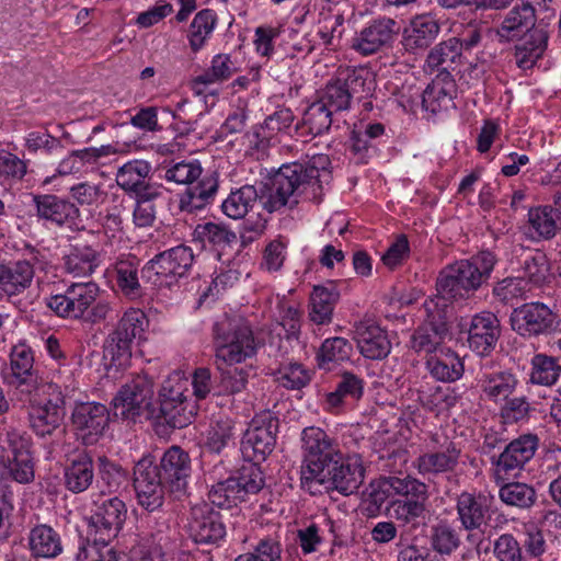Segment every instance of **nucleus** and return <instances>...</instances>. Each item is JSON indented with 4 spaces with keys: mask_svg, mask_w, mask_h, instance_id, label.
I'll list each match as a JSON object with an SVG mask.
<instances>
[{
    "mask_svg": "<svg viewBox=\"0 0 561 561\" xmlns=\"http://www.w3.org/2000/svg\"><path fill=\"white\" fill-rule=\"evenodd\" d=\"M494 264L495 257L489 251L448 264L437 277V295L425 300L424 309L433 319H439L447 313L448 300L469 297L488 280Z\"/></svg>",
    "mask_w": 561,
    "mask_h": 561,
    "instance_id": "1",
    "label": "nucleus"
},
{
    "mask_svg": "<svg viewBox=\"0 0 561 561\" xmlns=\"http://www.w3.org/2000/svg\"><path fill=\"white\" fill-rule=\"evenodd\" d=\"M331 161L328 154L314 153L308 157L306 164L293 163L283 165L271 179V188L264 205L270 213L284 206L298 204L309 184H316L319 178L329 174Z\"/></svg>",
    "mask_w": 561,
    "mask_h": 561,
    "instance_id": "2",
    "label": "nucleus"
},
{
    "mask_svg": "<svg viewBox=\"0 0 561 561\" xmlns=\"http://www.w3.org/2000/svg\"><path fill=\"white\" fill-rule=\"evenodd\" d=\"M100 287L94 282L69 285L64 293L46 298V307L56 316L96 324L112 318L113 306L108 300H98Z\"/></svg>",
    "mask_w": 561,
    "mask_h": 561,
    "instance_id": "3",
    "label": "nucleus"
},
{
    "mask_svg": "<svg viewBox=\"0 0 561 561\" xmlns=\"http://www.w3.org/2000/svg\"><path fill=\"white\" fill-rule=\"evenodd\" d=\"M202 173L203 168L197 160H183L165 168V181L187 186L179 199L182 211L192 214L213 201L218 187L217 181L210 175L202 176Z\"/></svg>",
    "mask_w": 561,
    "mask_h": 561,
    "instance_id": "4",
    "label": "nucleus"
},
{
    "mask_svg": "<svg viewBox=\"0 0 561 561\" xmlns=\"http://www.w3.org/2000/svg\"><path fill=\"white\" fill-rule=\"evenodd\" d=\"M257 345L251 328L242 320H226L214 327L215 364L244 365Z\"/></svg>",
    "mask_w": 561,
    "mask_h": 561,
    "instance_id": "5",
    "label": "nucleus"
},
{
    "mask_svg": "<svg viewBox=\"0 0 561 561\" xmlns=\"http://www.w3.org/2000/svg\"><path fill=\"white\" fill-rule=\"evenodd\" d=\"M148 327L149 320L141 309L130 307L122 313L104 344V358L110 360V366L128 365L133 343L145 339Z\"/></svg>",
    "mask_w": 561,
    "mask_h": 561,
    "instance_id": "6",
    "label": "nucleus"
},
{
    "mask_svg": "<svg viewBox=\"0 0 561 561\" xmlns=\"http://www.w3.org/2000/svg\"><path fill=\"white\" fill-rule=\"evenodd\" d=\"M30 403V421L34 432L42 437L50 436L61 427L65 417V398L57 382H44L26 392Z\"/></svg>",
    "mask_w": 561,
    "mask_h": 561,
    "instance_id": "7",
    "label": "nucleus"
},
{
    "mask_svg": "<svg viewBox=\"0 0 561 561\" xmlns=\"http://www.w3.org/2000/svg\"><path fill=\"white\" fill-rule=\"evenodd\" d=\"M387 484L394 494L402 497L389 503V516L402 525L417 526L426 514L427 485L410 476L404 478L390 477Z\"/></svg>",
    "mask_w": 561,
    "mask_h": 561,
    "instance_id": "8",
    "label": "nucleus"
},
{
    "mask_svg": "<svg viewBox=\"0 0 561 561\" xmlns=\"http://www.w3.org/2000/svg\"><path fill=\"white\" fill-rule=\"evenodd\" d=\"M304 461L301 484L324 477V469L342 457L339 444L327 432L317 426L306 427L301 433Z\"/></svg>",
    "mask_w": 561,
    "mask_h": 561,
    "instance_id": "9",
    "label": "nucleus"
},
{
    "mask_svg": "<svg viewBox=\"0 0 561 561\" xmlns=\"http://www.w3.org/2000/svg\"><path fill=\"white\" fill-rule=\"evenodd\" d=\"M126 516V505L117 496L95 503V510L88 520L87 542L80 546H95L98 550L113 549L110 543L121 531Z\"/></svg>",
    "mask_w": 561,
    "mask_h": 561,
    "instance_id": "10",
    "label": "nucleus"
},
{
    "mask_svg": "<svg viewBox=\"0 0 561 561\" xmlns=\"http://www.w3.org/2000/svg\"><path fill=\"white\" fill-rule=\"evenodd\" d=\"M188 385V379L175 371L163 381L159 391L160 412L172 427H185L196 414V405L185 394Z\"/></svg>",
    "mask_w": 561,
    "mask_h": 561,
    "instance_id": "11",
    "label": "nucleus"
},
{
    "mask_svg": "<svg viewBox=\"0 0 561 561\" xmlns=\"http://www.w3.org/2000/svg\"><path fill=\"white\" fill-rule=\"evenodd\" d=\"M193 261L192 249L178 245L157 254L146 264L142 273L158 287H172L187 274Z\"/></svg>",
    "mask_w": 561,
    "mask_h": 561,
    "instance_id": "12",
    "label": "nucleus"
},
{
    "mask_svg": "<svg viewBox=\"0 0 561 561\" xmlns=\"http://www.w3.org/2000/svg\"><path fill=\"white\" fill-rule=\"evenodd\" d=\"M365 469L357 457L339 459L331 462V466L324 469V477L314 479L310 484H305L311 494L320 493L321 488L325 491L336 490L344 495L353 494L358 490L364 481Z\"/></svg>",
    "mask_w": 561,
    "mask_h": 561,
    "instance_id": "13",
    "label": "nucleus"
},
{
    "mask_svg": "<svg viewBox=\"0 0 561 561\" xmlns=\"http://www.w3.org/2000/svg\"><path fill=\"white\" fill-rule=\"evenodd\" d=\"M278 420L268 411L256 414L244 433L241 449L253 462H261L273 451L276 444Z\"/></svg>",
    "mask_w": 561,
    "mask_h": 561,
    "instance_id": "14",
    "label": "nucleus"
},
{
    "mask_svg": "<svg viewBox=\"0 0 561 561\" xmlns=\"http://www.w3.org/2000/svg\"><path fill=\"white\" fill-rule=\"evenodd\" d=\"M153 381L146 375H138L126 382L113 399L114 415L135 420L151 404Z\"/></svg>",
    "mask_w": 561,
    "mask_h": 561,
    "instance_id": "15",
    "label": "nucleus"
},
{
    "mask_svg": "<svg viewBox=\"0 0 561 561\" xmlns=\"http://www.w3.org/2000/svg\"><path fill=\"white\" fill-rule=\"evenodd\" d=\"M397 21L379 16L364 25L352 38L351 47L362 56H370L389 46L398 35Z\"/></svg>",
    "mask_w": 561,
    "mask_h": 561,
    "instance_id": "16",
    "label": "nucleus"
},
{
    "mask_svg": "<svg viewBox=\"0 0 561 561\" xmlns=\"http://www.w3.org/2000/svg\"><path fill=\"white\" fill-rule=\"evenodd\" d=\"M164 481L158 466L144 458L134 469V488L140 506L153 512L162 506L164 501Z\"/></svg>",
    "mask_w": 561,
    "mask_h": 561,
    "instance_id": "17",
    "label": "nucleus"
},
{
    "mask_svg": "<svg viewBox=\"0 0 561 561\" xmlns=\"http://www.w3.org/2000/svg\"><path fill=\"white\" fill-rule=\"evenodd\" d=\"M538 446L535 435H522L512 440L500 454L495 462L494 477L496 481L515 478L524 466L534 457Z\"/></svg>",
    "mask_w": 561,
    "mask_h": 561,
    "instance_id": "18",
    "label": "nucleus"
},
{
    "mask_svg": "<svg viewBox=\"0 0 561 561\" xmlns=\"http://www.w3.org/2000/svg\"><path fill=\"white\" fill-rule=\"evenodd\" d=\"M187 529L191 538L201 545H218L226 536L221 515L208 503H199L191 508Z\"/></svg>",
    "mask_w": 561,
    "mask_h": 561,
    "instance_id": "19",
    "label": "nucleus"
},
{
    "mask_svg": "<svg viewBox=\"0 0 561 561\" xmlns=\"http://www.w3.org/2000/svg\"><path fill=\"white\" fill-rule=\"evenodd\" d=\"M72 424L85 445H93L103 435L110 420L104 404L82 402L72 411Z\"/></svg>",
    "mask_w": 561,
    "mask_h": 561,
    "instance_id": "20",
    "label": "nucleus"
},
{
    "mask_svg": "<svg viewBox=\"0 0 561 561\" xmlns=\"http://www.w3.org/2000/svg\"><path fill=\"white\" fill-rule=\"evenodd\" d=\"M512 328L523 336H537L552 330L554 316L549 307L540 302L525 304L514 309Z\"/></svg>",
    "mask_w": 561,
    "mask_h": 561,
    "instance_id": "21",
    "label": "nucleus"
},
{
    "mask_svg": "<svg viewBox=\"0 0 561 561\" xmlns=\"http://www.w3.org/2000/svg\"><path fill=\"white\" fill-rule=\"evenodd\" d=\"M353 339L359 353L369 359H382L391 351V343L387 332L371 320H363L355 323Z\"/></svg>",
    "mask_w": 561,
    "mask_h": 561,
    "instance_id": "22",
    "label": "nucleus"
},
{
    "mask_svg": "<svg viewBox=\"0 0 561 561\" xmlns=\"http://www.w3.org/2000/svg\"><path fill=\"white\" fill-rule=\"evenodd\" d=\"M158 468L171 492L182 494L185 491L191 474V459L186 451L178 446L170 447Z\"/></svg>",
    "mask_w": 561,
    "mask_h": 561,
    "instance_id": "23",
    "label": "nucleus"
},
{
    "mask_svg": "<svg viewBox=\"0 0 561 561\" xmlns=\"http://www.w3.org/2000/svg\"><path fill=\"white\" fill-rule=\"evenodd\" d=\"M492 499L482 493L461 492L457 497L456 510L463 529L479 530L490 518Z\"/></svg>",
    "mask_w": 561,
    "mask_h": 561,
    "instance_id": "24",
    "label": "nucleus"
},
{
    "mask_svg": "<svg viewBox=\"0 0 561 561\" xmlns=\"http://www.w3.org/2000/svg\"><path fill=\"white\" fill-rule=\"evenodd\" d=\"M10 358L12 374L9 382L21 393L30 392L45 382L33 370L34 357L27 345L20 343L13 346Z\"/></svg>",
    "mask_w": 561,
    "mask_h": 561,
    "instance_id": "25",
    "label": "nucleus"
},
{
    "mask_svg": "<svg viewBox=\"0 0 561 561\" xmlns=\"http://www.w3.org/2000/svg\"><path fill=\"white\" fill-rule=\"evenodd\" d=\"M500 336V321L492 312L476 314L468 331L469 347L479 355L488 354Z\"/></svg>",
    "mask_w": 561,
    "mask_h": 561,
    "instance_id": "26",
    "label": "nucleus"
},
{
    "mask_svg": "<svg viewBox=\"0 0 561 561\" xmlns=\"http://www.w3.org/2000/svg\"><path fill=\"white\" fill-rule=\"evenodd\" d=\"M439 32L440 25L433 15H416L403 30L402 45L410 53L424 50L436 39Z\"/></svg>",
    "mask_w": 561,
    "mask_h": 561,
    "instance_id": "27",
    "label": "nucleus"
},
{
    "mask_svg": "<svg viewBox=\"0 0 561 561\" xmlns=\"http://www.w3.org/2000/svg\"><path fill=\"white\" fill-rule=\"evenodd\" d=\"M33 201L38 218L51 225L61 227L73 222L79 216V209L73 203L56 195H35Z\"/></svg>",
    "mask_w": 561,
    "mask_h": 561,
    "instance_id": "28",
    "label": "nucleus"
},
{
    "mask_svg": "<svg viewBox=\"0 0 561 561\" xmlns=\"http://www.w3.org/2000/svg\"><path fill=\"white\" fill-rule=\"evenodd\" d=\"M34 267L27 260L0 263V294L8 299L24 293L32 284Z\"/></svg>",
    "mask_w": 561,
    "mask_h": 561,
    "instance_id": "29",
    "label": "nucleus"
},
{
    "mask_svg": "<svg viewBox=\"0 0 561 561\" xmlns=\"http://www.w3.org/2000/svg\"><path fill=\"white\" fill-rule=\"evenodd\" d=\"M271 183L259 190L253 185H244L236 191H232L228 197L222 202L221 209L224 214L232 219L243 218L253 206L260 202L263 207L268 210L264 205V197H267Z\"/></svg>",
    "mask_w": 561,
    "mask_h": 561,
    "instance_id": "30",
    "label": "nucleus"
},
{
    "mask_svg": "<svg viewBox=\"0 0 561 561\" xmlns=\"http://www.w3.org/2000/svg\"><path fill=\"white\" fill-rule=\"evenodd\" d=\"M460 450L449 443L445 448L422 454L414 461V468L422 476L451 472L458 465Z\"/></svg>",
    "mask_w": 561,
    "mask_h": 561,
    "instance_id": "31",
    "label": "nucleus"
},
{
    "mask_svg": "<svg viewBox=\"0 0 561 561\" xmlns=\"http://www.w3.org/2000/svg\"><path fill=\"white\" fill-rule=\"evenodd\" d=\"M193 240L199 242L204 249L220 253L237 242V236L222 222L207 221L195 227Z\"/></svg>",
    "mask_w": 561,
    "mask_h": 561,
    "instance_id": "32",
    "label": "nucleus"
},
{
    "mask_svg": "<svg viewBox=\"0 0 561 561\" xmlns=\"http://www.w3.org/2000/svg\"><path fill=\"white\" fill-rule=\"evenodd\" d=\"M427 317V324L419 328L411 337V346L417 353H425L430 356L444 350L440 347L444 339L445 318L446 314L439 319H433L430 313L425 310Z\"/></svg>",
    "mask_w": 561,
    "mask_h": 561,
    "instance_id": "33",
    "label": "nucleus"
},
{
    "mask_svg": "<svg viewBox=\"0 0 561 561\" xmlns=\"http://www.w3.org/2000/svg\"><path fill=\"white\" fill-rule=\"evenodd\" d=\"M426 366L430 374L443 382H454L460 379L465 370L460 357L449 348L439 350L431 355Z\"/></svg>",
    "mask_w": 561,
    "mask_h": 561,
    "instance_id": "34",
    "label": "nucleus"
},
{
    "mask_svg": "<svg viewBox=\"0 0 561 561\" xmlns=\"http://www.w3.org/2000/svg\"><path fill=\"white\" fill-rule=\"evenodd\" d=\"M99 264V252L88 244H76L64 256V270L73 277L90 276Z\"/></svg>",
    "mask_w": 561,
    "mask_h": 561,
    "instance_id": "35",
    "label": "nucleus"
},
{
    "mask_svg": "<svg viewBox=\"0 0 561 561\" xmlns=\"http://www.w3.org/2000/svg\"><path fill=\"white\" fill-rule=\"evenodd\" d=\"M340 294L333 284L317 285L310 295L309 318L317 324L330 323Z\"/></svg>",
    "mask_w": 561,
    "mask_h": 561,
    "instance_id": "36",
    "label": "nucleus"
},
{
    "mask_svg": "<svg viewBox=\"0 0 561 561\" xmlns=\"http://www.w3.org/2000/svg\"><path fill=\"white\" fill-rule=\"evenodd\" d=\"M94 479L92 458L85 454H79L69 461L64 470V482L68 491L81 493L89 489Z\"/></svg>",
    "mask_w": 561,
    "mask_h": 561,
    "instance_id": "37",
    "label": "nucleus"
},
{
    "mask_svg": "<svg viewBox=\"0 0 561 561\" xmlns=\"http://www.w3.org/2000/svg\"><path fill=\"white\" fill-rule=\"evenodd\" d=\"M537 19L540 16L530 7L524 3L516 5L505 15L497 28V35L505 41H511L533 28Z\"/></svg>",
    "mask_w": 561,
    "mask_h": 561,
    "instance_id": "38",
    "label": "nucleus"
},
{
    "mask_svg": "<svg viewBox=\"0 0 561 561\" xmlns=\"http://www.w3.org/2000/svg\"><path fill=\"white\" fill-rule=\"evenodd\" d=\"M30 549L35 557L56 558L62 552L60 535L48 525L35 526L28 536Z\"/></svg>",
    "mask_w": 561,
    "mask_h": 561,
    "instance_id": "39",
    "label": "nucleus"
},
{
    "mask_svg": "<svg viewBox=\"0 0 561 561\" xmlns=\"http://www.w3.org/2000/svg\"><path fill=\"white\" fill-rule=\"evenodd\" d=\"M528 234L535 240H550L558 229L557 210L551 206H538L530 208L527 214Z\"/></svg>",
    "mask_w": 561,
    "mask_h": 561,
    "instance_id": "40",
    "label": "nucleus"
},
{
    "mask_svg": "<svg viewBox=\"0 0 561 561\" xmlns=\"http://www.w3.org/2000/svg\"><path fill=\"white\" fill-rule=\"evenodd\" d=\"M461 56V43L457 37H450L433 47L426 58V69L442 71L448 77L449 69Z\"/></svg>",
    "mask_w": 561,
    "mask_h": 561,
    "instance_id": "41",
    "label": "nucleus"
},
{
    "mask_svg": "<svg viewBox=\"0 0 561 561\" xmlns=\"http://www.w3.org/2000/svg\"><path fill=\"white\" fill-rule=\"evenodd\" d=\"M479 383L485 397L494 402L507 400L514 392L518 380L512 373L500 371L484 374Z\"/></svg>",
    "mask_w": 561,
    "mask_h": 561,
    "instance_id": "42",
    "label": "nucleus"
},
{
    "mask_svg": "<svg viewBox=\"0 0 561 561\" xmlns=\"http://www.w3.org/2000/svg\"><path fill=\"white\" fill-rule=\"evenodd\" d=\"M220 375V387L225 393L236 394L245 390L249 378L254 374L252 364H215Z\"/></svg>",
    "mask_w": 561,
    "mask_h": 561,
    "instance_id": "43",
    "label": "nucleus"
},
{
    "mask_svg": "<svg viewBox=\"0 0 561 561\" xmlns=\"http://www.w3.org/2000/svg\"><path fill=\"white\" fill-rule=\"evenodd\" d=\"M216 22V13L210 9H204L194 16L187 34L190 48L194 53L199 51L206 45L215 30Z\"/></svg>",
    "mask_w": 561,
    "mask_h": 561,
    "instance_id": "44",
    "label": "nucleus"
},
{
    "mask_svg": "<svg viewBox=\"0 0 561 561\" xmlns=\"http://www.w3.org/2000/svg\"><path fill=\"white\" fill-rule=\"evenodd\" d=\"M239 71L237 61L228 54H218L213 57L210 67L194 79L196 84H214L231 78Z\"/></svg>",
    "mask_w": 561,
    "mask_h": 561,
    "instance_id": "45",
    "label": "nucleus"
},
{
    "mask_svg": "<svg viewBox=\"0 0 561 561\" xmlns=\"http://www.w3.org/2000/svg\"><path fill=\"white\" fill-rule=\"evenodd\" d=\"M151 164L145 160H131L123 164L116 173V183L126 193L137 190L149 178Z\"/></svg>",
    "mask_w": 561,
    "mask_h": 561,
    "instance_id": "46",
    "label": "nucleus"
},
{
    "mask_svg": "<svg viewBox=\"0 0 561 561\" xmlns=\"http://www.w3.org/2000/svg\"><path fill=\"white\" fill-rule=\"evenodd\" d=\"M530 381L536 385L553 386L561 376L558 359L546 354H536L530 360Z\"/></svg>",
    "mask_w": 561,
    "mask_h": 561,
    "instance_id": "47",
    "label": "nucleus"
},
{
    "mask_svg": "<svg viewBox=\"0 0 561 561\" xmlns=\"http://www.w3.org/2000/svg\"><path fill=\"white\" fill-rule=\"evenodd\" d=\"M352 353V344L346 339L340 336L327 339L318 353L319 365L331 369V364L350 360Z\"/></svg>",
    "mask_w": 561,
    "mask_h": 561,
    "instance_id": "48",
    "label": "nucleus"
},
{
    "mask_svg": "<svg viewBox=\"0 0 561 561\" xmlns=\"http://www.w3.org/2000/svg\"><path fill=\"white\" fill-rule=\"evenodd\" d=\"M351 99L354 96L364 98L370 94L376 87L375 75L367 68L346 69L340 72Z\"/></svg>",
    "mask_w": 561,
    "mask_h": 561,
    "instance_id": "49",
    "label": "nucleus"
},
{
    "mask_svg": "<svg viewBox=\"0 0 561 561\" xmlns=\"http://www.w3.org/2000/svg\"><path fill=\"white\" fill-rule=\"evenodd\" d=\"M453 81L443 85L434 81L422 93V105L425 111L433 114L447 110L453 106Z\"/></svg>",
    "mask_w": 561,
    "mask_h": 561,
    "instance_id": "50",
    "label": "nucleus"
},
{
    "mask_svg": "<svg viewBox=\"0 0 561 561\" xmlns=\"http://www.w3.org/2000/svg\"><path fill=\"white\" fill-rule=\"evenodd\" d=\"M234 437V422L229 417H220L210 424L205 445L210 451L219 454L233 443Z\"/></svg>",
    "mask_w": 561,
    "mask_h": 561,
    "instance_id": "51",
    "label": "nucleus"
},
{
    "mask_svg": "<svg viewBox=\"0 0 561 561\" xmlns=\"http://www.w3.org/2000/svg\"><path fill=\"white\" fill-rule=\"evenodd\" d=\"M499 496L506 505L518 508L531 507L537 499L535 489L523 482H508L500 488Z\"/></svg>",
    "mask_w": 561,
    "mask_h": 561,
    "instance_id": "52",
    "label": "nucleus"
},
{
    "mask_svg": "<svg viewBox=\"0 0 561 561\" xmlns=\"http://www.w3.org/2000/svg\"><path fill=\"white\" fill-rule=\"evenodd\" d=\"M319 101L333 114H337L350 108L352 99L344 82L337 77L327 84Z\"/></svg>",
    "mask_w": 561,
    "mask_h": 561,
    "instance_id": "53",
    "label": "nucleus"
},
{
    "mask_svg": "<svg viewBox=\"0 0 561 561\" xmlns=\"http://www.w3.org/2000/svg\"><path fill=\"white\" fill-rule=\"evenodd\" d=\"M117 285L122 293L136 299L141 296V286L138 279V263L133 260H122L116 264Z\"/></svg>",
    "mask_w": 561,
    "mask_h": 561,
    "instance_id": "54",
    "label": "nucleus"
},
{
    "mask_svg": "<svg viewBox=\"0 0 561 561\" xmlns=\"http://www.w3.org/2000/svg\"><path fill=\"white\" fill-rule=\"evenodd\" d=\"M531 37L535 39V43H527L522 47H517L515 53L516 64L522 69L531 68L541 58L547 48L548 34L543 30H535Z\"/></svg>",
    "mask_w": 561,
    "mask_h": 561,
    "instance_id": "55",
    "label": "nucleus"
},
{
    "mask_svg": "<svg viewBox=\"0 0 561 561\" xmlns=\"http://www.w3.org/2000/svg\"><path fill=\"white\" fill-rule=\"evenodd\" d=\"M70 197L80 206L99 207L107 198L102 183L80 182L69 190Z\"/></svg>",
    "mask_w": 561,
    "mask_h": 561,
    "instance_id": "56",
    "label": "nucleus"
},
{
    "mask_svg": "<svg viewBox=\"0 0 561 561\" xmlns=\"http://www.w3.org/2000/svg\"><path fill=\"white\" fill-rule=\"evenodd\" d=\"M523 276L529 284L536 286L546 282L550 274V265L547 255L541 251L529 253L522 264Z\"/></svg>",
    "mask_w": 561,
    "mask_h": 561,
    "instance_id": "57",
    "label": "nucleus"
},
{
    "mask_svg": "<svg viewBox=\"0 0 561 561\" xmlns=\"http://www.w3.org/2000/svg\"><path fill=\"white\" fill-rule=\"evenodd\" d=\"M208 499L213 505L222 508H229L237 505L239 501H243L238 480L234 477L214 484L208 492Z\"/></svg>",
    "mask_w": 561,
    "mask_h": 561,
    "instance_id": "58",
    "label": "nucleus"
},
{
    "mask_svg": "<svg viewBox=\"0 0 561 561\" xmlns=\"http://www.w3.org/2000/svg\"><path fill=\"white\" fill-rule=\"evenodd\" d=\"M333 113L319 100L313 102L305 112L304 124L309 133L318 136L329 130L333 123Z\"/></svg>",
    "mask_w": 561,
    "mask_h": 561,
    "instance_id": "59",
    "label": "nucleus"
},
{
    "mask_svg": "<svg viewBox=\"0 0 561 561\" xmlns=\"http://www.w3.org/2000/svg\"><path fill=\"white\" fill-rule=\"evenodd\" d=\"M234 561H282V545L277 537L260 539L255 548L240 554Z\"/></svg>",
    "mask_w": 561,
    "mask_h": 561,
    "instance_id": "60",
    "label": "nucleus"
},
{
    "mask_svg": "<svg viewBox=\"0 0 561 561\" xmlns=\"http://www.w3.org/2000/svg\"><path fill=\"white\" fill-rule=\"evenodd\" d=\"M311 380V374L298 363L282 366L276 374V381L287 389H301Z\"/></svg>",
    "mask_w": 561,
    "mask_h": 561,
    "instance_id": "61",
    "label": "nucleus"
},
{
    "mask_svg": "<svg viewBox=\"0 0 561 561\" xmlns=\"http://www.w3.org/2000/svg\"><path fill=\"white\" fill-rule=\"evenodd\" d=\"M0 465L8 466L10 476L19 483H28L34 479V465L31 454H21L10 458L5 449V460Z\"/></svg>",
    "mask_w": 561,
    "mask_h": 561,
    "instance_id": "62",
    "label": "nucleus"
},
{
    "mask_svg": "<svg viewBox=\"0 0 561 561\" xmlns=\"http://www.w3.org/2000/svg\"><path fill=\"white\" fill-rule=\"evenodd\" d=\"M460 545V537L455 528L438 524L433 528L432 546L440 554L453 553Z\"/></svg>",
    "mask_w": 561,
    "mask_h": 561,
    "instance_id": "63",
    "label": "nucleus"
},
{
    "mask_svg": "<svg viewBox=\"0 0 561 561\" xmlns=\"http://www.w3.org/2000/svg\"><path fill=\"white\" fill-rule=\"evenodd\" d=\"M529 290L528 282L522 277H507L499 282L493 294L503 302H511L515 299L523 298Z\"/></svg>",
    "mask_w": 561,
    "mask_h": 561,
    "instance_id": "64",
    "label": "nucleus"
}]
</instances>
